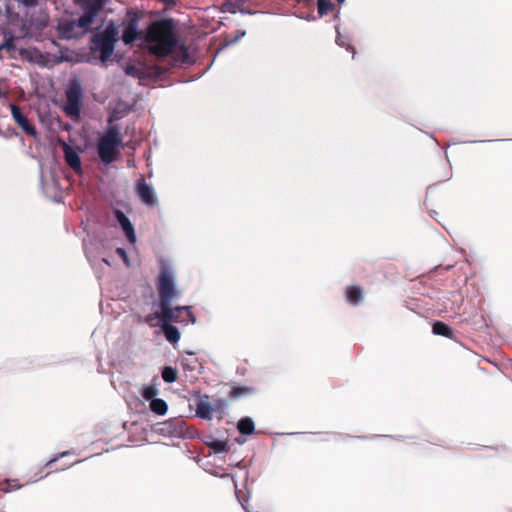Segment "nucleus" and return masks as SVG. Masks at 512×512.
<instances>
[{
    "instance_id": "obj_10",
    "label": "nucleus",
    "mask_w": 512,
    "mask_h": 512,
    "mask_svg": "<svg viewBox=\"0 0 512 512\" xmlns=\"http://www.w3.org/2000/svg\"><path fill=\"white\" fill-rule=\"evenodd\" d=\"M107 225L120 227L124 237L128 240V215L119 208L111 207L105 215Z\"/></svg>"
},
{
    "instance_id": "obj_8",
    "label": "nucleus",
    "mask_w": 512,
    "mask_h": 512,
    "mask_svg": "<svg viewBox=\"0 0 512 512\" xmlns=\"http://www.w3.org/2000/svg\"><path fill=\"white\" fill-rule=\"evenodd\" d=\"M66 100L63 105V111L67 117L78 120L81 116L84 89L81 81L74 77L69 80L65 90Z\"/></svg>"
},
{
    "instance_id": "obj_9",
    "label": "nucleus",
    "mask_w": 512,
    "mask_h": 512,
    "mask_svg": "<svg viewBox=\"0 0 512 512\" xmlns=\"http://www.w3.org/2000/svg\"><path fill=\"white\" fill-rule=\"evenodd\" d=\"M135 194L138 199L149 208H153L158 204V198L153 187L146 183L143 176H140L136 180Z\"/></svg>"
},
{
    "instance_id": "obj_29",
    "label": "nucleus",
    "mask_w": 512,
    "mask_h": 512,
    "mask_svg": "<svg viewBox=\"0 0 512 512\" xmlns=\"http://www.w3.org/2000/svg\"><path fill=\"white\" fill-rule=\"evenodd\" d=\"M158 390L154 386H147L142 391V396L146 400L155 399L154 397L157 395Z\"/></svg>"
},
{
    "instance_id": "obj_40",
    "label": "nucleus",
    "mask_w": 512,
    "mask_h": 512,
    "mask_svg": "<svg viewBox=\"0 0 512 512\" xmlns=\"http://www.w3.org/2000/svg\"><path fill=\"white\" fill-rule=\"evenodd\" d=\"M123 73L128 76V61H123L121 64Z\"/></svg>"
},
{
    "instance_id": "obj_6",
    "label": "nucleus",
    "mask_w": 512,
    "mask_h": 512,
    "mask_svg": "<svg viewBox=\"0 0 512 512\" xmlns=\"http://www.w3.org/2000/svg\"><path fill=\"white\" fill-rule=\"evenodd\" d=\"M144 40L152 55L166 57L172 54L177 45L174 20L168 18L151 22L147 27Z\"/></svg>"
},
{
    "instance_id": "obj_5",
    "label": "nucleus",
    "mask_w": 512,
    "mask_h": 512,
    "mask_svg": "<svg viewBox=\"0 0 512 512\" xmlns=\"http://www.w3.org/2000/svg\"><path fill=\"white\" fill-rule=\"evenodd\" d=\"M108 364L111 385L128 405V337L125 332L113 343Z\"/></svg>"
},
{
    "instance_id": "obj_12",
    "label": "nucleus",
    "mask_w": 512,
    "mask_h": 512,
    "mask_svg": "<svg viewBox=\"0 0 512 512\" xmlns=\"http://www.w3.org/2000/svg\"><path fill=\"white\" fill-rule=\"evenodd\" d=\"M64 159L67 165L78 175L83 174L82 161L80 153L77 148L64 143L63 146Z\"/></svg>"
},
{
    "instance_id": "obj_24",
    "label": "nucleus",
    "mask_w": 512,
    "mask_h": 512,
    "mask_svg": "<svg viewBox=\"0 0 512 512\" xmlns=\"http://www.w3.org/2000/svg\"><path fill=\"white\" fill-rule=\"evenodd\" d=\"M150 410L157 415H164L168 410V405L163 399L155 398L150 401Z\"/></svg>"
},
{
    "instance_id": "obj_21",
    "label": "nucleus",
    "mask_w": 512,
    "mask_h": 512,
    "mask_svg": "<svg viewBox=\"0 0 512 512\" xmlns=\"http://www.w3.org/2000/svg\"><path fill=\"white\" fill-rule=\"evenodd\" d=\"M346 300L352 305H358L363 299V290L360 286H348L345 291Z\"/></svg>"
},
{
    "instance_id": "obj_49",
    "label": "nucleus",
    "mask_w": 512,
    "mask_h": 512,
    "mask_svg": "<svg viewBox=\"0 0 512 512\" xmlns=\"http://www.w3.org/2000/svg\"><path fill=\"white\" fill-rule=\"evenodd\" d=\"M338 4L344 3L345 0H336Z\"/></svg>"
},
{
    "instance_id": "obj_48",
    "label": "nucleus",
    "mask_w": 512,
    "mask_h": 512,
    "mask_svg": "<svg viewBox=\"0 0 512 512\" xmlns=\"http://www.w3.org/2000/svg\"><path fill=\"white\" fill-rule=\"evenodd\" d=\"M347 49H348V50H349V49H351V50L353 51V53L355 54L354 47H352V46H347Z\"/></svg>"
},
{
    "instance_id": "obj_33",
    "label": "nucleus",
    "mask_w": 512,
    "mask_h": 512,
    "mask_svg": "<svg viewBox=\"0 0 512 512\" xmlns=\"http://www.w3.org/2000/svg\"><path fill=\"white\" fill-rule=\"evenodd\" d=\"M137 24L136 21L133 19H130V43L135 41L137 39Z\"/></svg>"
},
{
    "instance_id": "obj_15",
    "label": "nucleus",
    "mask_w": 512,
    "mask_h": 512,
    "mask_svg": "<svg viewBox=\"0 0 512 512\" xmlns=\"http://www.w3.org/2000/svg\"><path fill=\"white\" fill-rule=\"evenodd\" d=\"M127 298L128 293L125 289H123L117 294L116 299H112L113 302L111 303V308L112 311L117 314L115 319L122 316L123 313H126V306L128 305Z\"/></svg>"
},
{
    "instance_id": "obj_42",
    "label": "nucleus",
    "mask_w": 512,
    "mask_h": 512,
    "mask_svg": "<svg viewBox=\"0 0 512 512\" xmlns=\"http://www.w3.org/2000/svg\"><path fill=\"white\" fill-rule=\"evenodd\" d=\"M336 43H337L339 46H344V45H345V44H344V42H343V40H342V38H341V35H340V33H339V32H338V36H337V38H336Z\"/></svg>"
},
{
    "instance_id": "obj_20",
    "label": "nucleus",
    "mask_w": 512,
    "mask_h": 512,
    "mask_svg": "<svg viewBox=\"0 0 512 512\" xmlns=\"http://www.w3.org/2000/svg\"><path fill=\"white\" fill-rule=\"evenodd\" d=\"M214 409L208 401V396L205 400H200L196 405V415L202 419L211 420L213 417Z\"/></svg>"
},
{
    "instance_id": "obj_19",
    "label": "nucleus",
    "mask_w": 512,
    "mask_h": 512,
    "mask_svg": "<svg viewBox=\"0 0 512 512\" xmlns=\"http://www.w3.org/2000/svg\"><path fill=\"white\" fill-rule=\"evenodd\" d=\"M162 332L168 342L175 344L180 339L179 330L168 321H160Z\"/></svg>"
},
{
    "instance_id": "obj_22",
    "label": "nucleus",
    "mask_w": 512,
    "mask_h": 512,
    "mask_svg": "<svg viewBox=\"0 0 512 512\" xmlns=\"http://www.w3.org/2000/svg\"><path fill=\"white\" fill-rule=\"evenodd\" d=\"M432 331L435 335L444 336L448 339H454L455 337L452 328L442 321L434 322Z\"/></svg>"
},
{
    "instance_id": "obj_32",
    "label": "nucleus",
    "mask_w": 512,
    "mask_h": 512,
    "mask_svg": "<svg viewBox=\"0 0 512 512\" xmlns=\"http://www.w3.org/2000/svg\"><path fill=\"white\" fill-rule=\"evenodd\" d=\"M213 449L215 452H227L228 451V444L224 441H215L212 444Z\"/></svg>"
},
{
    "instance_id": "obj_11",
    "label": "nucleus",
    "mask_w": 512,
    "mask_h": 512,
    "mask_svg": "<svg viewBox=\"0 0 512 512\" xmlns=\"http://www.w3.org/2000/svg\"><path fill=\"white\" fill-rule=\"evenodd\" d=\"M8 106L15 123L22 129L25 134L35 137L37 135V129L29 121L24 112L14 103L10 102Z\"/></svg>"
},
{
    "instance_id": "obj_31",
    "label": "nucleus",
    "mask_w": 512,
    "mask_h": 512,
    "mask_svg": "<svg viewBox=\"0 0 512 512\" xmlns=\"http://www.w3.org/2000/svg\"><path fill=\"white\" fill-rule=\"evenodd\" d=\"M115 252L122 260V262L125 264V266L128 267V250L125 249L124 247H117Z\"/></svg>"
},
{
    "instance_id": "obj_44",
    "label": "nucleus",
    "mask_w": 512,
    "mask_h": 512,
    "mask_svg": "<svg viewBox=\"0 0 512 512\" xmlns=\"http://www.w3.org/2000/svg\"><path fill=\"white\" fill-rule=\"evenodd\" d=\"M102 261H103L105 264L109 265V266L111 265L110 260H109V258H107V257H103V258H102Z\"/></svg>"
},
{
    "instance_id": "obj_46",
    "label": "nucleus",
    "mask_w": 512,
    "mask_h": 512,
    "mask_svg": "<svg viewBox=\"0 0 512 512\" xmlns=\"http://www.w3.org/2000/svg\"><path fill=\"white\" fill-rule=\"evenodd\" d=\"M122 425L123 428L126 430L128 428V421H124Z\"/></svg>"
},
{
    "instance_id": "obj_30",
    "label": "nucleus",
    "mask_w": 512,
    "mask_h": 512,
    "mask_svg": "<svg viewBox=\"0 0 512 512\" xmlns=\"http://www.w3.org/2000/svg\"><path fill=\"white\" fill-rule=\"evenodd\" d=\"M19 5L23 6V8L26 9V11H30L31 9H35L39 1L38 0H17Z\"/></svg>"
},
{
    "instance_id": "obj_51",
    "label": "nucleus",
    "mask_w": 512,
    "mask_h": 512,
    "mask_svg": "<svg viewBox=\"0 0 512 512\" xmlns=\"http://www.w3.org/2000/svg\"><path fill=\"white\" fill-rule=\"evenodd\" d=\"M4 96V93L0 91V98Z\"/></svg>"
},
{
    "instance_id": "obj_35",
    "label": "nucleus",
    "mask_w": 512,
    "mask_h": 512,
    "mask_svg": "<svg viewBox=\"0 0 512 512\" xmlns=\"http://www.w3.org/2000/svg\"><path fill=\"white\" fill-rule=\"evenodd\" d=\"M158 1L162 2L165 5L166 9H172L174 6H176V4L179 0H158Z\"/></svg>"
},
{
    "instance_id": "obj_7",
    "label": "nucleus",
    "mask_w": 512,
    "mask_h": 512,
    "mask_svg": "<svg viewBox=\"0 0 512 512\" xmlns=\"http://www.w3.org/2000/svg\"><path fill=\"white\" fill-rule=\"evenodd\" d=\"M50 17L47 9L40 8L37 12L25 11V19L21 21V31L25 36L43 41L50 37Z\"/></svg>"
},
{
    "instance_id": "obj_36",
    "label": "nucleus",
    "mask_w": 512,
    "mask_h": 512,
    "mask_svg": "<svg viewBox=\"0 0 512 512\" xmlns=\"http://www.w3.org/2000/svg\"><path fill=\"white\" fill-rule=\"evenodd\" d=\"M14 136H15V137L19 136V133H18V131H17L15 128H13V127L8 128V129H7V133H6V134L4 133V135H3V137H6V138L14 137Z\"/></svg>"
},
{
    "instance_id": "obj_14",
    "label": "nucleus",
    "mask_w": 512,
    "mask_h": 512,
    "mask_svg": "<svg viewBox=\"0 0 512 512\" xmlns=\"http://www.w3.org/2000/svg\"><path fill=\"white\" fill-rule=\"evenodd\" d=\"M58 48L57 55H56V62L57 63H63V62H85V58L81 57L73 50L66 46H60L56 43L55 45Z\"/></svg>"
},
{
    "instance_id": "obj_34",
    "label": "nucleus",
    "mask_w": 512,
    "mask_h": 512,
    "mask_svg": "<svg viewBox=\"0 0 512 512\" xmlns=\"http://www.w3.org/2000/svg\"><path fill=\"white\" fill-rule=\"evenodd\" d=\"M129 71H130V76H133V77L136 76V77H138L140 79H143L146 76L150 75V73H147V74L140 73L139 69L135 65H132V64H130Z\"/></svg>"
},
{
    "instance_id": "obj_17",
    "label": "nucleus",
    "mask_w": 512,
    "mask_h": 512,
    "mask_svg": "<svg viewBox=\"0 0 512 512\" xmlns=\"http://www.w3.org/2000/svg\"><path fill=\"white\" fill-rule=\"evenodd\" d=\"M0 33L3 36V41L0 43V51L6 50L8 52L15 51L16 47V37L12 30L9 28H2Z\"/></svg>"
},
{
    "instance_id": "obj_41",
    "label": "nucleus",
    "mask_w": 512,
    "mask_h": 512,
    "mask_svg": "<svg viewBox=\"0 0 512 512\" xmlns=\"http://www.w3.org/2000/svg\"><path fill=\"white\" fill-rule=\"evenodd\" d=\"M180 53H181V56H182V58H183V59H182V61H181V63H184V62H185V59H187V58H188L187 50H186L185 48H182Z\"/></svg>"
},
{
    "instance_id": "obj_39",
    "label": "nucleus",
    "mask_w": 512,
    "mask_h": 512,
    "mask_svg": "<svg viewBox=\"0 0 512 512\" xmlns=\"http://www.w3.org/2000/svg\"><path fill=\"white\" fill-rule=\"evenodd\" d=\"M83 248H84V252H85L87 259L90 261L91 260L90 250H89L85 240H83Z\"/></svg>"
},
{
    "instance_id": "obj_45",
    "label": "nucleus",
    "mask_w": 512,
    "mask_h": 512,
    "mask_svg": "<svg viewBox=\"0 0 512 512\" xmlns=\"http://www.w3.org/2000/svg\"><path fill=\"white\" fill-rule=\"evenodd\" d=\"M123 112H128V103H124Z\"/></svg>"
},
{
    "instance_id": "obj_2",
    "label": "nucleus",
    "mask_w": 512,
    "mask_h": 512,
    "mask_svg": "<svg viewBox=\"0 0 512 512\" xmlns=\"http://www.w3.org/2000/svg\"><path fill=\"white\" fill-rule=\"evenodd\" d=\"M157 289L159 294L160 311L146 317L150 325L154 319L172 323L188 324L194 323L195 317L189 306H177L172 308L171 302L179 296L175 289L173 273L167 265H162L158 279Z\"/></svg>"
},
{
    "instance_id": "obj_50",
    "label": "nucleus",
    "mask_w": 512,
    "mask_h": 512,
    "mask_svg": "<svg viewBox=\"0 0 512 512\" xmlns=\"http://www.w3.org/2000/svg\"><path fill=\"white\" fill-rule=\"evenodd\" d=\"M127 317H128L127 315H124L122 321H125L127 319Z\"/></svg>"
},
{
    "instance_id": "obj_23",
    "label": "nucleus",
    "mask_w": 512,
    "mask_h": 512,
    "mask_svg": "<svg viewBox=\"0 0 512 512\" xmlns=\"http://www.w3.org/2000/svg\"><path fill=\"white\" fill-rule=\"evenodd\" d=\"M237 428L242 435H251L254 433L255 425L251 418L244 417L239 420Z\"/></svg>"
},
{
    "instance_id": "obj_25",
    "label": "nucleus",
    "mask_w": 512,
    "mask_h": 512,
    "mask_svg": "<svg viewBox=\"0 0 512 512\" xmlns=\"http://www.w3.org/2000/svg\"><path fill=\"white\" fill-rule=\"evenodd\" d=\"M335 4L331 0H317V11L319 17L327 15L329 12L335 10Z\"/></svg>"
},
{
    "instance_id": "obj_13",
    "label": "nucleus",
    "mask_w": 512,
    "mask_h": 512,
    "mask_svg": "<svg viewBox=\"0 0 512 512\" xmlns=\"http://www.w3.org/2000/svg\"><path fill=\"white\" fill-rule=\"evenodd\" d=\"M250 2L251 0H226L221 4V11L232 14L237 12L251 14L253 11L250 7Z\"/></svg>"
},
{
    "instance_id": "obj_28",
    "label": "nucleus",
    "mask_w": 512,
    "mask_h": 512,
    "mask_svg": "<svg viewBox=\"0 0 512 512\" xmlns=\"http://www.w3.org/2000/svg\"><path fill=\"white\" fill-rule=\"evenodd\" d=\"M15 482L14 479L6 478L3 481H0V491L4 493H9L14 490L20 489L23 485L19 484L17 486H13L12 483Z\"/></svg>"
},
{
    "instance_id": "obj_27",
    "label": "nucleus",
    "mask_w": 512,
    "mask_h": 512,
    "mask_svg": "<svg viewBox=\"0 0 512 512\" xmlns=\"http://www.w3.org/2000/svg\"><path fill=\"white\" fill-rule=\"evenodd\" d=\"M178 372L171 366H165L162 370V378L167 383H173L177 380Z\"/></svg>"
},
{
    "instance_id": "obj_1",
    "label": "nucleus",
    "mask_w": 512,
    "mask_h": 512,
    "mask_svg": "<svg viewBox=\"0 0 512 512\" xmlns=\"http://www.w3.org/2000/svg\"><path fill=\"white\" fill-rule=\"evenodd\" d=\"M110 0L88 1L87 5L78 6L82 13L74 18L72 14L61 15L56 18L55 24L50 29L49 41L56 45V40L79 39L89 33L92 25Z\"/></svg>"
},
{
    "instance_id": "obj_37",
    "label": "nucleus",
    "mask_w": 512,
    "mask_h": 512,
    "mask_svg": "<svg viewBox=\"0 0 512 512\" xmlns=\"http://www.w3.org/2000/svg\"><path fill=\"white\" fill-rule=\"evenodd\" d=\"M70 452L69 451H65L63 453H60L59 455L55 456L54 458L50 459L47 463H46V466H50L52 463L56 462L58 459L68 455Z\"/></svg>"
},
{
    "instance_id": "obj_52",
    "label": "nucleus",
    "mask_w": 512,
    "mask_h": 512,
    "mask_svg": "<svg viewBox=\"0 0 512 512\" xmlns=\"http://www.w3.org/2000/svg\"><path fill=\"white\" fill-rule=\"evenodd\" d=\"M4 132L0 129V136H3Z\"/></svg>"
},
{
    "instance_id": "obj_4",
    "label": "nucleus",
    "mask_w": 512,
    "mask_h": 512,
    "mask_svg": "<svg viewBox=\"0 0 512 512\" xmlns=\"http://www.w3.org/2000/svg\"><path fill=\"white\" fill-rule=\"evenodd\" d=\"M122 116L120 112L113 111L109 114L106 127L96 135L95 149L99 162L108 166L115 162L120 155L123 146L121 126L117 122Z\"/></svg>"
},
{
    "instance_id": "obj_43",
    "label": "nucleus",
    "mask_w": 512,
    "mask_h": 512,
    "mask_svg": "<svg viewBox=\"0 0 512 512\" xmlns=\"http://www.w3.org/2000/svg\"><path fill=\"white\" fill-rule=\"evenodd\" d=\"M0 512H6L5 510V502L2 498H0Z\"/></svg>"
},
{
    "instance_id": "obj_3",
    "label": "nucleus",
    "mask_w": 512,
    "mask_h": 512,
    "mask_svg": "<svg viewBox=\"0 0 512 512\" xmlns=\"http://www.w3.org/2000/svg\"><path fill=\"white\" fill-rule=\"evenodd\" d=\"M119 41V25L110 20L106 25L101 24L91 33L89 49L91 55L85 57V62L95 65L101 62L107 66V62L115 53L116 44Z\"/></svg>"
},
{
    "instance_id": "obj_26",
    "label": "nucleus",
    "mask_w": 512,
    "mask_h": 512,
    "mask_svg": "<svg viewBox=\"0 0 512 512\" xmlns=\"http://www.w3.org/2000/svg\"><path fill=\"white\" fill-rule=\"evenodd\" d=\"M128 8L125 9L121 24V34L119 33V41L128 46Z\"/></svg>"
},
{
    "instance_id": "obj_38",
    "label": "nucleus",
    "mask_w": 512,
    "mask_h": 512,
    "mask_svg": "<svg viewBox=\"0 0 512 512\" xmlns=\"http://www.w3.org/2000/svg\"><path fill=\"white\" fill-rule=\"evenodd\" d=\"M136 242V234L133 226L130 224V245H134Z\"/></svg>"
},
{
    "instance_id": "obj_47",
    "label": "nucleus",
    "mask_w": 512,
    "mask_h": 512,
    "mask_svg": "<svg viewBox=\"0 0 512 512\" xmlns=\"http://www.w3.org/2000/svg\"><path fill=\"white\" fill-rule=\"evenodd\" d=\"M97 370H98V372H99V373L103 372V369H102V365H101V364H99V365H98Z\"/></svg>"
},
{
    "instance_id": "obj_16",
    "label": "nucleus",
    "mask_w": 512,
    "mask_h": 512,
    "mask_svg": "<svg viewBox=\"0 0 512 512\" xmlns=\"http://www.w3.org/2000/svg\"><path fill=\"white\" fill-rule=\"evenodd\" d=\"M184 421L179 418L170 419L163 423L162 432L172 436H181L184 433Z\"/></svg>"
},
{
    "instance_id": "obj_18",
    "label": "nucleus",
    "mask_w": 512,
    "mask_h": 512,
    "mask_svg": "<svg viewBox=\"0 0 512 512\" xmlns=\"http://www.w3.org/2000/svg\"><path fill=\"white\" fill-rule=\"evenodd\" d=\"M256 393V389L252 386H233L228 393V397L232 400L247 398Z\"/></svg>"
}]
</instances>
